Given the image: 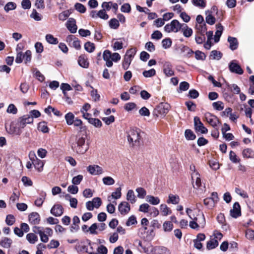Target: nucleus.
I'll return each instance as SVG.
<instances>
[{"instance_id": "nucleus-34", "label": "nucleus", "mask_w": 254, "mask_h": 254, "mask_svg": "<svg viewBox=\"0 0 254 254\" xmlns=\"http://www.w3.org/2000/svg\"><path fill=\"white\" fill-rule=\"evenodd\" d=\"M195 27L197 30V33L205 34L206 32L207 28L205 23H203V24H196Z\"/></svg>"}, {"instance_id": "nucleus-36", "label": "nucleus", "mask_w": 254, "mask_h": 254, "mask_svg": "<svg viewBox=\"0 0 254 254\" xmlns=\"http://www.w3.org/2000/svg\"><path fill=\"white\" fill-rule=\"evenodd\" d=\"M88 122L96 127H100L102 125L101 121L96 118H89Z\"/></svg>"}, {"instance_id": "nucleus-23", "label": "nucleus", "mask_w": 254, "mask_h": 254, "mask_svg": "<svg viewBox=\"0 0 254 254\" xmlns=\"http://www.w3.org/2000/svg\"><path fill=\"white\" fill-rule=\"evenodd\" d=\"M228 41L230 44L229 48L231 50L234 51L238 48L239 43L237 38L229 36Z\"/></svg>"}, {"instance_id": "nucleus-49", "label": "nucleus", "mask_w": 254, "mask_h": 254, "mask_svg": "<svg viewBox=\"0 0 254 254\" xmlns=\"http://www.w3.org/2000/svg\"><path fill=\"white\" fill-rule=\"evenodd\" d=\"M15 222V217L12 214H8L6 216L5 223L7 225L11 226Z\"/></svg>"}, {"instance_id": "nucleus-31", "label": "nucleus", "mask_w": 254, "mask_h": 254, "mask_svg": "<svg viewBox=\"0 0 254 254\" xmlns=\"http://www.w3.org/2000/svg\"><path fill=\"white\" fill-rule=\"evenodd\" d=\"M160 207L163 215L167 216L168 215L172 213L171 210L167 206L166 204H162L160 205Z\"/></svg>"}, {"instance_id": "nucleus-48", "label": "nucleus", "mask_w": 254, "mask_h": 254, "mask_svg": "<svg viewBox=\"0 0 254 254\" xmlns=\"http://www.w3.org/2000/svg\"><path fill=\"white\" fill-rule=\"evenodd\" d=\"M84 48L87 52L92 53L94 51L95 48L93 43L88 42L84 44Z\"/></svg>"}, {"instance_id": "nucleus-5", "label": "nucleus", "mask_w": 254, "mask_h": 254, "mask_svg": "<svg viewBox=\"0 0 254 254\" xmlns=\"http://www.w3.org/2000/svg\"><path fill=\"white\" fill-rule=\"evenodd\" d=\"M187 27V24L185 23L181 24L177 20H172L170 23L166 24L164 27V30L168 33L172 32H177L181 30V28Z\"/></svg>"}, {"instance_id": "nucleus-50", "label": "nucleus", "mask_w": 254, "mask_h": 254, "mask_svg": "<svg viewBox=\"0 0 254 254\" xmlns=\"http://www.w3.org/2000/svg\"><path fill=\"white\" fill-rule=\"evenodd\" d=\"M229 158L230 160L234 163H239L240 161V158L233 151H231L229 153Z\"/></svg>"}, {"instance_id": "nucleus-1", "label": "nucleus", "mask_w": 254, "mask_h": 254, "mask_svg": "<svg viewBox=\"0 0 254 254\" xmlns=\"http://www.w3.org/2000/svg\"><path fill=\"white\" fill-rule=\"evenodd\" d=\"M33 122V119L30 115H25L13 121L10 123L9 128L6 127V128L9 134L20 135L26 126Z\"/></svg>"}, {"instance_id": "nucleus-4", "label": "nucleus", "mask_w": 254, "mask_h": 254, "mask_svg": "<svg viewBox=\"0 0 254 254\" xmlns=\"http://www.w3.org/2000/svg\"><path fill=\"white\" fill-rule=\"evenodd\" d=\"M103 58L106 62V65L110 67L113 66V61L117 62L121 59V56L118 53H112L108 50L104 51L103 55Z\"/></svg>"}, {"instance_id": "nucleus-53", "label": "nucleus", "mask_w": 254, "mask_h": 254, "mask_svg": "<svg viewBox=\"0 0 254 254\" xmlns=\"http://www.w3.org/2000/svg\"><path fill=\"white\" fill-rule=\"evenodd\" d=\"M156 74V71L154 69L152 68L148 70H144L142 74L145 77H151L154 76Z\"/></svg>"}, {"instance_id": "nucleus-27", "label": "nucleus", "mask_w": 254, "mask_h": 254, "mask_svg": "<svg viewBox=\"0 0 254 254\" xmlns=\"http://www.w3.org/2000/svg\"><path fill=\"white\" fill-rule=\"evenodd\" d=\"M243 157L246 158H253L254 157V151L251 148H246L242 152Z\"/></svg>"}, {"instance_id": "nucleus-42", "label": "nucleus", "mask_w": 254, "mask_h": 254, "mask_svg": "<svg viewBox=\"0 0 254 254\" xmlns=\"http://www.w3.org/2000/svg\"><path fill=\"white\" fill-rule=\"evenodd\" d=\"M132 60V59L125 56L124 61L122 63L123 67L125 70H127Z\"/></svg>"}, {"instance_id": "nucleus-26", "label": "nucleus", "mask_w": 254, "mask_h": 254, "mask_svg": "<svg viewBox=\"0 0 254 254\" xmlns=\"http://www.w3.org/2000/svg\"><path fill=\"white\" fill-rule=\"evenodd\" d=\"M146 201L152 205H157L160 203V199L158 197L148 195L146 196Z\"/></svg>"}, {"instance_id": "nucleus-55", "label": "nucleus", "mask_w": 254, "mask_h": 254, "mask_svg": "<svg viewBox=\"0 0 254 254\" xmlns=\"http://www.w3.org/2000/svg\"><path fill=\"white\" fill-rule=\"evenodd\" d=\"M33 73L39 81L42 82L44 80L45 77L44 75L38 69H34L33 70Z\"/></svg>"}, {"instance_id": "nucleus-10", "label": "nucleus", "mask_w": 254, "mask_h": 254, "mask_svg": "<svg viewBox=\"0 0 254 254\" xmlns=\"http://www.w3.org/2000/svg\"><path fill=\"white\" fill-rule=\"evenodd\" d=\"M194 125L196 131L200 132L201 133H206L208 132L207 129L204 126L200 119L197 117L194 118Z\"/></svg>"}, {"instance_id": "nucleus-22", "label": "nucleus", "mask_w": 254, "mask_h": 254, "mask_svg": "<svg viewBox=\"0 0 254 254\" xmlns=\"http://www.w3.org/2000/svg\"><path fill=\"white\" fill-rule=\"evenodd\" d=\"M74 127H79V129L78 131V132L81 133H85L87 132L86 127L85 126H83L82 122L81 120L76 118L74 120L73 124Z\"/></svg>"}, {"instance_id": "nucleus-17", "label": "nucleus", "mask_w": 254, "mask_h": 254, "mask_svg": "<svg viewBox=\"0 0 254 254\" xmlns=\"http://www.w3.org/2000/svg\"><path fill=\"white\" fill-rule=\"evenodd\" d=\"M230 215L232 217L235 218L241 216V207L238 202H236L234 203L233 209L230 210Z\"/></svg>"}, {"instance_id": "nucleus-19", "label": "nucleus", "mask_w": 254, "mask_h": 254, "mask_svg": "<svg viewBox=\"0 0 254 254\" xmlns=\"http://www.w3.org/2000/svg\"><path fill=\"white\" fill-rule=\"evenodd\" d=\"M66 26L71 33H76L77 27L76 25V21L74 18H69L66 22Z\"/></svg>"}, {"instance_id": "nucleus-64", "label": "nucleus", "mask_w": 254, "mask_h": 254, "mask_svg": "<svg viewBox=\"0 0 254 254\" xmlns=\"http://www.w3.org/2000/svg\"><path fill=\"white\" fill-rule=\"evenodd\" d=\"M75 9L80 13H84L86 11V7L82 4L76 3L74 5Z\"/></svg>"}, {"instance_id": "nucleus-14", "label": "nucleus", "mask_w": 254, "mask_h": 254, "mask_svg": "<svg viewBox=\"0 0 254 254\" xmlns=\"http://www.w3.org/2000/svg\"><path fill=\"white\" fill-rule=\"evenodd\" d=\"M156 251H159L163 254H168L170 253V251L166 247L163 246H151V251L148 252L147 251L145 250V253L147 254H155Z\"/></svg>"}, {"instance_id": "nucleus-12", "label": "nucleus", "mask_w": 254, "mask_h": 254, "mask_svg": "<svg viewBox=\"0 0 254 254\" xmlns=\"http://www.w3.org/2000/svg\"><path fill=\"white\" fill-rule=\"evenodd\" d=\"M163 70L164 73L167 77L174 75V71L173 70V66L169 62H164L163 63Z\"/></svg>"}, {"instance_id": "nucleus-28", "label": "nucleus", "mask_w": 254, "mask_h": 254, "mask_svg": "<svg viewBox=\"0 0 254 254\" xmlns=\"http://www.w3.org/2000/svg\"><path fill=\"white\" fill-rule=\"evenodd\" d=\"M67 125L70 126L73 124L74 115L71 112L67 113L64 117Z\"/></svg>"}, {"instance_id": "nucleus-35", "label": "nucleus", "mask_w": 254, "mask_h": 254, "mask_svg": "<svg viewBox=\"0 0 254 254\" xmlns=\"http://www.w3.org/2000/svg\"><path fill=\"white\" fill-rule=\"evenodd\" d=\"M40 195H41V196L39 198H37L35 201V204L38 207H40L42 206V205L45 199V197L46 196V193L45 192H41Z\"/></svg>"}, {"instance_id": "nucleus-46", "label": "nucleus", "mask_w": 254, "mask_h": 254, "mask_svg": "<svg viewBox=\"0 0 254 254\" xmlns=\"http://www.w3.org/2000/svg\"><path fill=\"white\" fill-rule=\"evenodd\" d=\"M109 26L111 28L117 29L120 26L119 21L116 18H112L109 21Z\"/></svg>"}, {"instance_id": "nucleus-9", "label": "nucleus", "mask_w": 254, "mask_h": 254, "mask_svg": "<svg viewBox=\"0 0 254 254\" xmlns=\"http://www.w3.org/2000/svg\"><path fill=\"white\" fill-rule=\"evenodd\" d=\"M206 121L214 128L218 127L220 122L218 118L210 113H206L204 115Z\"/></svg>"}, {"instance_id": "nucleus-56", "label": "nucleus", "mask_w": 254, "mask_h": 254, "mask_svg": "<svg viewBox=\"0 0 254 254\" xmlns=\"http://www.w3.org/2000/svg\"><path fill=\"white\" fill-rule=\"evenodd\" d=\"M214 109L218 111H222L224 109L223 103L221 101H217L212 103Z\"/></svg>"}, {"instance_id": "nucleus-37", "label": "nucleus", "mask_w": 254, "mask_h": 254, "mask_svg": "<svg viewBox=\"0 0 254 254\" xmlns=\"http://www.w3.org/2000/svg\"><path fill=\"white\" fill-rule=\"evenodd\" d=\"M191 2L194 6L201 8L206 6L205 0H191Z\"/></svg>"}, {"instance_id": "nucleus-3", "label": "nucleus", "mask_w": 254, "mask_h": 254, "mask_svg": "<svg viewBox=\"0 0 254 254\" xmlns=\"http://www.w3.org/2000/svg\"><path fill=\"white\" fill-rule=\"evenodd\" d=\"M140 132V130L137 128H130L127 132V139L130 146L134 147L139 146Z\"/></svg>"}, {"instance_id": "nucleus-8", "label": "nucleus", "mask_w": 254, "mask_h": 254, "mask_svg": "<svg viewBox=\"0 0 254 254\" xmlns=\"http://www.w3.org/2000/svg\"><path fill=\"white\" fill-rule=\"evenodd\" d=\"M29 157L35 169L38 172H41L43 170L44 163L43 161L38 159L34 151H30L29 154Z\"/></svg>"}, {"instance_id": "nucleus-13", "label": "nucleus", "mask_w": 254, "mask_h": 254, "mask_svg": "<svg viewBox=\"0 0 254 254\" xmlns=\"http://www.w3.org/2000/svg\"><path fill=\"white\" fill-rule=\"evenodd\" d=\"M191 179L193 188L196 189H199L201 186V183L198 172L191 173Z\"/></svg>"}, {"instance_id": "nucleus-59", "label": "nucleus", "mask_w": 254, "mask_h": 254, "mask_svg": "<svg viewBox=\"0 0 254 254\" xmlns=\"http://www.w3.org/2000/svg\"><path fill=\"white\" fill-rule=\"evenodd\" d=\"M83 177L81 175H78L77 176L74 177L72 179V183L74 185H79L83 180Z\"/></svg>"}, {"instance_id": "nucleus-63", "label": "nucleus", "mask_w": 254, "mask_h": 254, "mask_svg": "<svg viewBox=\"0 0 254 254\" xmlns=\"http://www.w3.org/2000/svg\"><path fill=\"white\" fill-rule=\"evenodd\" d=\"M60 245L59 241L55 240H51L49 244L47 245V247L51 249H55L58 248Z\"/></svg>"}, {"instance_id": "nucleus-41", "label": "nucleus", "mask_w": 254, "mask_h": 254, "mask_svg": "<svg viewBox=\"0 0 254 254\" xmlns=\"http://www.w3.org/2000/svg\"><path fill=\"white\" fill-rule=\"evenodd\" d=\"M195 40L197 44H202L205 40V34H201L196 33Z\"/></svg>"}, {"instance_id": "nucleus-47", "label": "nucleus", "mask_w": 254, "mask_h": 254, "mask_svg": "<svg viewBox=\"0 0 254 254\" xmlns=\"http://www.w3.org/2000/svg\"><path fill=\"white\" fill-rule=\"evenodd\" d=\"M38 129L43 133H47L49 131V128L45 122H41L39 124Z\"/></svg>"}, {"instance_id": "nucleus-7", "label": "nucleus", "mask_w": 254, "mask_h": 254, "mask_svg": "<svg viewBox=\"0 0 254 254\" xmlns=\"http://www.w3.org/2000/svg\"><path fill=\"white\" fill-rule=\"evenodd\" d=\"M169 105L167 103H160L154 110L153 115L155 117H164L169 112Z\"/></svg>"}, {"instance_id": "nucleus-61", "label": "nucleus", "mask_w": 254, "mask_h": 254, "mask_svg": "<svg viewBox=\"0 0 254 254\" xmlns=\"http://www.w3.org/2000/svg\"><path fill=\"white\" fill-rule=\"evenodd\" d=\"M195 57L197 60L203 61L205 59L206 56L204 53L198 50L195 52Z\"/></svg>"}, {"instance_id": "nucleus-15", "label": "nucleus", "mask_w": 254, "mask_h": 254, "mask_svg": "<svg viewBox=\"0 0 254 254\" xmlns=\"http://www.w3.org/2000/svg\"><path fill=\"white\" fill-rule=\"evenodd\" d=\"M87 170L90 174L93 175H100L103 173L102 168L98 165H89L87 168Z\"/></svg>"}, {"instance_id": "nucleus-2", "label": "nucleus", "mask_w": 254, "mask_h": 254, "mask_svg": "<svg viewBox=\"0 0 254 254\" xmlns=\"http://www.w3.org/2000/svg\"><path fill=\"white\" fill-rule=\"evenodd\" d=\"M87 132H77L75 136V142H71V147L73 151L80 154H84L88 149L89 147L85 144Z\"/></svg>"}, {"instance_id": "nucleus-44", "label": "nucleus", "mask_w": 254, "mask_h": 254, "mask_svg": "<svg viewBox=\"0 0 254 254\" xmlns=\"http://www.w3.org/2000/svg\"><path fill=\"white\" fill-rule=\"evenodd\" d=\"M70 12L68 10H64L59 14V19L61 21H64L70 15Z\"/></svg>"}, {"instance_id": "nucleus-6", "label": "nucleus", "mask_w": 254, "mask_h": 254, "mask_svg": "<svg viewBox=\"0 0 254 254\" xmlns=\"http://www.w3.org/2000/svg\"><path fill=\"white\" fill-rule=\"evenodd\" d=\"M223 237L222 233L215 231L213 237H211L210 239L207 242L206 248L210 250L215 248L218 245V241L220 240Z\"/></svg>"}, {"instance_id": "nucleus-20", "label": "nucleus", "mask_w": 254, "mask_h": 254, "mask_svg": "<svg viewBox=\"0 0 254 254\" xmlns=\"http://www.w3.org/2000/svg\"><path fill=\"white\" fill-rule=\"evenodd\" d=\"M29 222L33 225L38 224L40 222V217L37 212H32L29 215Z\"/></svg>"}, {"instance_id": "nucleus-21", "label": "nucleus", "mask_w": 254, "mask_h": 254, "mask_svg": "<svg viewBox=\"0 0 254 254\" xmlns=\"http://www.w3.org/2000/svg\"><path fill=\"white\" fill-rule=\"evenodd\" d=\"M78 64L82 67L87 68L89 66V62L85 55H81L78 57Z\"/></svg>"}, {"instance_id": "nucleus-51", "label": "nucleus", "mask_w": 254, "mask_h": 254, "mask_svg": "<svg viewBox=\"0 0 254 254\" xmlns=\"http://www.w3.org/2000/svg\"><path fill=\"white\" fill-rule=\"evenodd\" d=\"M103 183L105 185L111 186L114 184L115 181L113 178L111 177H105L102 179Z\"/></svg>"}, {"instance_id": "nucleus-45", "label": "nucleus", "mask_w": 254, "mask_h": 254, "mask_svg": "<svg viewBox=\"0 0 254 254\" xmlns=\"http://www.w3.org/2000/svg\"><path fill=\"white\" fill-rule=\"evenodd\" d=\"M185 135L187 140H194L196 137L194 133L190 129H186Z\"/></svg>"}, {"instance_id": "nucleus-25", "label": "nucleus", "mask_w": 254, "mask_h": 254, "mask_svg": "<svg viewBox=\"0 0 254 254\" xmlns=\"http://www.w3.org/2000/svg\"><path fill=\"white\" fill-rule=\"evenodd\" d=\"M179 201L180 197L178 195L170 194L168 196V199L167 200V203L168 204H177L179 203Z\"/></svg>"}, {"instance_id": "nucleus-29", "label": "nucleus", "mask_w": 254, "mask_h": 254, "mask_svg": "<svg viewBox=\"0 0 254 254\" xmlns=\"http://www.w3.org/2000/svg\"><path fill=\"white\" fill-rule=\"evenodd\" d=\"M203 203L208 208L211 209L214 207L215 205V202L211 198V197H207L203 200Z\"/></svg>"}, {"instance_id": "nucleus-30", "label": "nucleus", "mask_w": 254, "mask_h": 254, "mask_svg": "<svg viewBox=\"0 0 254 254\" xmlns=\"http://www.w3.org/2000/svg\"><path fill=\"white\" fill-rule=\"evenodd\" d=\"M127 199L130 201V202L132 204L136 202L135 196L132 190H130L127 191Z\"/></svg>"}, {"instance_id": "nucleus-18", "label": "nucleus", "mask_w": 254, "mask_h": 254, "mask_svg": "<svg viewBox=\"0 0 254 254\" xmlns=\"http://www.w3.org/2000/svg\"><path fill=\"white\" fill-rule=\"evenodd\" d=\"M64 212L63 206L59 204H55L51 209V213L56 217L61 216Z\"/></svg>"}, {"instance_id": "nucleus-11", "label": "nucleus", "mask_w": 254, "mask_h": 254, "mask_svg": "<svg viewBox=\"0 0 254 254\" xmlns=\"http://www.w3.org/2000/svg\"><path fill=\"white\" fill-rule=\"evenodd\" d=\"M229 68L231 72L240 75L243 73V70L235 60H233L230 62L229 65Z\"/></svg>"}, {"instance_id": "nucleus-33", "label": "nucleus", "mask_w": 254, "mask_h": 254, "mask_svg": "<svg viewBox=\"0 0 254 254\" xmlns=\"http://www.w3.org/2000/svg\"><path fill=\"white\" fill-rule=\"evenodd\" d=\"M181 30L183 31V35L186 37H190L192 34V30L191 28H189L187 25V27H184L182 26Z\"/></svg>"}, {"instance_id": "nucleus-58", "label": "nucleus", "mask_w": 254, "mask_h": 254, "mask_svg": "<svg viewBox=\"0 0 254 254\" xmlns=\"http://www.w3.org/2000/svg\"><path fill=\"white\" fill-rule=\"evenodd\" d=\"M122 193H121V188H118L116 189V191L112 192V197L113 198L117 199L120 198L121 197Z\"/></svg>"}, {"instance_id": "nucleus-39", "label": "nucleus", "mask_w": 254, "mask_h": 254, "mask_svg": "<svg viewBox=\"0 0 254 254\" xmlns=\"http://www.w3.org/2000/svg\"><path fill=\"white\" fill-rule=\"evenodd\" d=\"M163 228L165 232H171L173 228V224L170 221H165L163 224Z\"/></svg>"}, {"instance_id": "nucleus-32", "label": "nucleus", "mask_w": 254, "mask_h": 254, "mask_svg": "<svg viewBox=\"0 0 254 254\" xmlns=\"http://www.w3.org/2000/svg\"><path fill=\"white\" fill-rule=\"evenodd\" d=\"M27 240L31 244H35L38 241V237L34 233H29L26 235Z\"/></svg>"}, {"instance_id": "nucleus-43", "label": "nucleus", "mask_w": 254, "mask_h": 254, "mask_svg": "<svg viewBox=\"0 0 254 254\" xmlns=\"http://www.w3.org/2000/svg\"><path fill=\"white\" fill-rule=\"evenodd\" d=\"M222 56V53L219 52L217 51L216 50H213L211 51L210 57L212 58L213 60H220Z\"/></svg>"}, {"instance_id": "nucleus-57", "label": "nucleus", "mask_w": 254, "mask_h": 254, "mask_svg": "<svg viewBox=\"0 0 254 254\" xmlns=\"http://www.w3.org/2000/svg\"><path fill=\"white\" fill-rule=\"evenodd\" d=\"M137 193V197L140 198H143L146 194V190L142 188H138L136 189Z\"/></svg>"}, {"instance_id": "nucleus-60", "label": "nucleus", "mask_w": 254, "mask_h": 254, "mask_svg": "<svg viewBox=\"0 0 254 254\" xmlns=\"http://www.w3.org/2000/svg\"><path fill=\"white\" fill-rule=\"evenodd\" d=\"M92 202L94 207L96 208H98L102 204L101 199L98 197H94L93 198Z\"/></svg>"}, {"instance_id": "nucleus-62", "label": "nucleus", "mask_w": 254, "mask_h": 254, "mask_svg": "<svg viewBox=\"0 0 254 254\" xmlns=\"http://www.w3.org/2000/svg\"><path fill=\"white\" fill-rule=\"evenodd\" d=\"M98 17L101 18V19L107 20L109 18L108 15L107 14L106 12L104 9H102L99 10L97 13Z\"/></svg>"}, {"instance_id": "nucleus-52", "label": "nucleus", "mask_w": 254, "mask_h": 254, "mask_svg": "<svg viewBox=\"0 0 254 254\" xmlns=\"http://www.w3.org/2000/svg\"><path fill=\"white\" fill-rule=\"evenodd\" d=\"M124 108L128 112L131 111L134 109H136V105L134 103L129 102L126 104Z\"/></svg>"}, {"instance_id": "nucleus-40", "label": "nucleus", "mask_w": 254, "mask_h": 254, "mask_svg": "<svg viewBox=\"0 0 254 254\" xmlns=\"http://www.w3.org/2000/svg\"><path fill=\"white\" fill-rule=\"evenodd\" d=\"M47 42L51 44H57L58 43V40L57 38H55L51 34H47L45 37Z\"/></svg>"}, {"instance_id": "nucleus-24", "label": "nucleus", "mask_w": 254, "mask_h": 254, "mask_svg": "<svg viewBox=\"0 0 254 254\" xmlns=\"http://www.w3.org/2000/svg\"><path fill=\"white\" fill-rule=\"evenodd\" d=\"M12 241L11 239L4 237L0 241V245L4 248H9L11 247Z\"/></svg>"}, {"instance_id": "nucleus-38", "label": "nucleus", "mask_w": 254, "mask_h": 254, "mask_svg": "<svg viewBox=\"0 0 254 254\" xmlns=\"http://www.w3.org/2000/svg\"><path fill=\"white\" fill-rule=\"evenodd\" d=\"M16 8V4L12 1L8 2L4 6V9L5 12H8L10 10H12Z\"/></svg>"}, {"instance_id": "nucleus-16", "label": "nucleus", "mask_w": 254, "mask_h": 254, "mask_svg": "<svg viewBox=\"0 0 254 254\" xmlns=\"http://www.w3.org/2000/svg\"><path fill=\"white\" fill-rule=\"evenodd\" d=\"M118 210L122 215L127 214L130 210V205L128 202L123 201L118 206Z\"/></svg>"}, {"instance_id": "nucleus-54", "label": "nucleus", "mask_w": 254, "mask_h": 254, "mask_svg": "<svg viewBox=\"0 0 254 254\" xmlns=\"http://www.w3.org/2000/svg\"><path fill=\"white\" fill-rule=\"evenodd\" d=\"M162 47L166 49L169 48L172 45V40L170 38H166L162 41Z\"/></svg>"}]
</instances>
